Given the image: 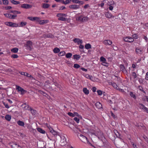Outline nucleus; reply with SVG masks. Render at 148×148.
Segmentation results:
<instances>
[{
  "label": "nucleus",
  "instance_id": "nucleus-1",
  "mask_svg": "<svg viewBox=\"0 0 148 148\" xmlns=\"http://www.w3.org/2000/svg\"><path fill=\"white\" fill-rule=\"evenodd\" d=\"M32 44L33 42L31 41L28 40L26 43L25 44L24 46L26 47L27 49L31 51L32 49Z\"/></svg>",
  "mask_w": 148,
  "mask_h": 148
},
{
  "label": "nucleus",
  "instance_id": "nucleus-2",
  "mask_svg": "<svg viewBox=\"0 0 148 148\" xmlns=\"http://www.w3.org/2000/svg\"><path fill=\"white\" fill-rule=\"evenodd\" d=\"M77 20L80 22H84L85 21H88V18L87 17L81 15L76 19Z\"/></svg>",
  "mask_w": 148,
  "mask_h": 148
},
{
  "label": "nucleus",
  "instance_id": "nucleus-3",
  "mask_svg": "<svg viewBox=\"0 0 148 148\" xmlns=\"http://www.w3.org/2000/svg\"><path fill=\"white\" fill-rule=\"evenodd\" d=\"M5 24L8 26L12 27H17L18 26V25L17 24L10 22H5Z\"/></svg>",
  "mask_w": 148,
  "mask_h": 148
},
{
  "label": "nucleus",
  "instance_id": "nucleus-4",
  "mask_svg": "<svg viewBox=\"0 0 148 148\" xmlns=\"http://www.w3.org/2000/svg\"><path fill=\"white\" fill-rule=\"evenodd\" d=\"M57 16L59 17L58 20L62 21H65V14L58 13L57 14Z\"/></svg>",
  "mask_w": 148,
  "mask_h": 148
},
{
  "label": "nucleus",
  "instance_id": "nucleus-5",
  "mask_svg": "<svg viewBox=\"0 0 148 148\" xmlns=\"http://www.w3.org/2000/svg\"><path fill=\"white\" fill-rule=\"evenodd\" d=\"M79 136H80L79 138L82 142L85 143H87L89 142L87 138L86 137L82 134H80Z\"/></svg>",
  "mask_w": 148,
  "mask_h": 148
},
{
  "label": "nucleus",
  "instance_id": "nucleus-6",
  "mask_svg": "<svg viewBox=\"0 0 148 148\" xmlns=\"http://www.w3.org/2000/svg\"><path fill=\"white\" fill-rule=\"evenodd\" d=\"M16 89L18 91L21 92L22 94H23L26 92V91L24 90L23 88H22L19 86H16Z\"/></svg>",
  "mask_w": 148,
  "mask_h": 148
},
{
  "label": "nucleus",
  "instance_id": "nucleus-7",
  "mask_svg": "<svg viewBox=\"0 0 148 148\" xmlns=\"http://www.w3.org/2000/svg\"><path fill=\"white\" fill-rule=\"evenodd\" d=\"M124 40L125 42H133L134 40L133 38L130 37H127Z\"/></svg>",
  "mask_w": 148,
  "mask_h": 148
},
{
  "label": "nucleus",
  "instance_id": "nucleus-8",
  "mask_svg": "<svg viewBox=\"0 0 148 148\" xmlns=\"http://www.w3.org/2000/svg\"><path fill=\"white\" fill-rule=\"evenodd\" d=\"M32 7V6L31 5L26 4H23L21 6V8L25 9L30 8Z\"/></svg>",
  "mask_w": 148,
  "mask_h": 148
},
{
  "label": "nucleus",
  "instance_id": "nucleus-9",
  "mask_svg": "<svg viewBox=\"0 0 148 148\" xmlns=\"http://www.w3.org/2000/svg\"><path fill=\"white\" fill-rule=\"evenodd\" d=\"M19 73L22 75H24L25 76H26L28 77H32V78H33V77H32L31 75L27 73L20 71L19 72Z\"/></svg>",
  "mask_w": 148,
  "mask_h": 148
},
{
  "label": "nucleus",
  "instance_id": "nucleus-10",
  "mask_svg": "<svg viewBox=\"0 0 148 148\" xmlns=\"http://www.w3.org/2000/svg\"><path fill=\"white\" fill-rule=\"evenodd\" d=\"M103 44L105 45H110L112 43V41L109 40H106L103 41Z\"/></svg>",
  "mask_w": 148,
  "mask_h": 148
},
{
  "label": "nucleus",
  "instance_id": "nucleus-11",
  "mask_svg": "<svg viewBox=\"0 0 148 148\" xmlns=\"http://www.w3.org/2000/svg\"><path fill=\"white\" fill-rule=\"evenodd\" d=\"M27 18L32 21H34L36 20L37 21H39V18L36 17H33L32 16H30L28 17H27Z\"/></svg>",
  "mask_w": 148,
  "mask_h": 148
},
{
  "label": "nucleus",
  "instance_id": "nucleus-12",
  "mask_svg": "<svg viewBox=\"0 0 148 148\" xmlns=\"http://www.w3.org/2000/svg\"><path fill=\"white\" fill-rule=\"evenodd\" d=\"M138 106L140 108L143 109L144 111L147 109V108L142 103H139Z\"/></svg>",
  "mask_w": 148,
  "mask_h": 148
},
{
  "label": "nucleus",
  "instance_id": "nucleus-13",
  "mask_svg": "<svg viewBox=\"0 0 148 148\" xmlns=\"http://www.w3.org/2000/svg\"><path fill=\"white\" fill-rule=\"evenodd\" d=\"M73 40L75 43H77L78 45L81 44L82 43V41L79 38H75Z\"/></svg>",
  "mask_w": 148,
  "mask_h": 148
},
{
  "label": "nucleus",
  "instance_id": "nucleus-14",
  "mask_svg": "<svg viewBox=\"0 0 148 148\" xmlns=\"http://www.w3.org/2000/svg\"><path fill=\"white\" fill-rule=\"evenodd\" d=\"M69 8L71 9H77L79 8V6L75 4L71 5L69 6Z\"/></svg>",
  "mask_w": 148,
  "mask_h": 148
},
{
  "label": "nucleus",
  "instance_id": "nucleus-15",
  "mask_svg": "<svg viewBox=\"0 0 148 148\" xmlns=\"http://www.w3.org/2000/svg\"><path fill=\"white\" fill-rule=\"evenodd\" d=\"M136 52L137 54H142L143 53V50L138 47L136 48Z\"/></svg>",
  "mask_w": 148,
  "mask_h": 148
},
{
  "label": "nucleus",
  "instance_id": "nucleus-16",
  "mask_svg": "<svg viewBox=\"0 0 148 148\" xmlns=\"http://www.w3.org/2000/svg\"><path fill=\"white\" fill-rule=\"evenodd\" d=\"M70 77L71 78V79L70 78L69 79V80L71 81L72 83L73 84H74L75 82V77L73 76L72 75H70Z\"/></svg>",
  "mask_w": 148,
  "mask_h": 148
},
{
  "label": "nucleus",
  "instance_id": "nucleus-17",
  "mask_svg": "<svg viewBox=\"0 0 148 148\" xmlns=\"http://www.w3.org/2000/svg\"><path fill=\"white\" fill-rule=\"evenodd\" d=\"M39 23L40 24H44L47 23L49 22V20H39L38 21Z\"/></svg>",
  "mask_w": 148,
  "mask_h": 148
},
{
  "label": "nucleus",
  "instance_id": "nucleus-18",
  "mask_svg": "<svg viewBox=\"0 0 148 148\" xmlns=\"http://www.w3.org/2000/svg\"><path fill=\"white\" fill-rule=\"evenodd\" d=\"M95 106L97 108L99 109L101 108L102 105L99 102H97L95 103Z\"/></svg>",
  "mask_w": 148,
  "mask_h": 148
},
{
  "label": "nucleus",
  "instance_id": "nucleus-19",
  "mask_svg": "<svg viewBox=\"0 0 148 148\" xmlns=\"http://www.w3.org/2000/svg\"><path fill=\"white\" fill-rule=\"evenodd\" d=\"M114 132L115 133V135L116 137L119 138L121 139V135L116 130H114Z\"/></svg>",
  "mask_w": 148,
  "mask_h": 148
},
{
  "label": "nucleus",
  "instance_id": "nucleus-20",
  "mask_svg": "<svg viewBox=\"0 0 148 148\" xmlns=\"http://www.w3.org/2000/svg\"><path fill=\"white\" fill-rule=\"evenodd\" d=\"M50 5L48 4L43 3L42 4V8H47L49 7Z\"/></svg>",
  "mask_w": 148,
  "mask_h": 148
},
{
  "label": "nucleus",
  "instance_id": "nucleus-21",
  "mask_svg": "<svg viewBox=\"0 0 148 148\" xmlns=\"http://www.w3.org/2000/svg\"><path fill=\"white\" fill-rule=\"evenodd\" d=\"M11 147L12 148H17V147H20V146L15 143H13Z\"/></svg>",
  "mask_w": 148,
  "mask_h": 148
},
{
  "label": "nucleus",
  "instance_id": "nucleus-22",
  "mask_svg": "<svg viewBox=\"0 0 148 148\" xmlns=\"http://www.w3.org/2000/svg\"><path fill=\"white\" fill-rule=\"evenodd\" d=\"M73 59L76 60H78L80 58L81 56L75 54L73 56Z\"/></svg>",
  "mask_w": 148,
  "mask_h": 148
},
{
  "label": "nucleus",
  "instance_id": "nucleus-23",
  "mask_svg": "<svg viewBox=\"0 0 148 148\" xmlns=\"http://www.w3.org/2000/svg\"><path fill=\"white\" fill-rule=\"evenodd\" d=\"M37 130L40 133L42 134H45V131L41 128H37Z\"/></svg>",
  "mask_w": 148,
  "mask_h": 148
},
{
  "label": "nucleus",
  "instance_id": "nucleus-24",
  "mask_svg": "<svg viewBox=\"0 0 148 148\" xmlns=\"http://www.w3.org/2000/svg\"><path fill=\"white\" fill-rule=\"evenodd\" d=\"M105 14L106 16L108 18H110L112 16L111 14L109 13L108 12H105Z\"/></svg>",
  "mask_w": 148,
  "mask_h": 148
},
{
  "label": "nucleus",
  "instance_id": "nucleus-25",
  "mask_svg": "<svg viewBox=\"0 0 148 148\" xmlns=\"http://www.w3.org/2000/svg\"><path fill=\"white\" fill-rule=\"evenodd\" d=\"M17 123L18 125L22 126H24L25 125L24 123L23 122L20 120L18 121L17 122Z\"/></svg>",
  "mask_w": 148,
  "mask_h": 148
},
{
  "label": "nucleus",
  "instance_id": "nucleus-26",
  "mask_svg": "<svg viewBox=\"0 0 148 148\" xmlns=\"http://www.w3.org/2000/svg\"><path fill=\"white\" fill-rule=\"evenodd\" d=\"M83 91L86 95H88L89 93V91L86 88H84L83 89Z\"/></svg>",
  "mask_w": 148,
  "mask_h": 148
},
{
  "label": "nucleus",
  "instance_id": "nucleus-27",
  "mask_svg": "<svg viewBox=\"0 0 148 148\" xmlns=\"http://www.w3.org/2000/svg\"><path fill=\"white\" fill-rule=\"evenodd\" d=\"M9 13H12L14 14H21V12L20 11H17L16 10H10L9 12Z\"/></svg>",
  "mask_w": 148,
  "mask_h": 148
},
{
  "label": "nucleus",
  "instance_id": "nucleus-28",
  "mask_svg": "<svg viewBox=\"0 0 148 148\" xmlns=\"http://www.w3.org/2000/svg\"><path fill=\"white\" fill-rule=\"evenodd\" d=\"M10 1L12 3L15 5L19 4L20 3L19 1H16L14 0H10Z\"/></svg>",
  "mask_w": 148,
  "mask_h": 148
},
{
  "label": "nucleus",
  "instance_id": "nucleus-29",
  "mask_svg": "<svg viewBox=\"0 0 148 148\" xmlns=\"http://www.w3.org/2000/svg\"><path fill=\"white\" fill-rule=\"evenodd\" d=\"M11 116L9 115H6L5 116V119L8 121H9L11 119Z\"/></svg>",
  "mask_w": 148,
  "mask_h": 148
},
{
  "label": "nucleus",
  "instance_id": "nucleus-30",
  "mask_svg": "<svg viewBox=\"0 0 148 148\" xmlns=\"http://www.w3.org/2000/svg\"><path fill=\"white\" fill-rule=\"evenodd\" d=\"M18 49L15 47L11 49V51L14 53H16L18 51Z\"/></svg>",
  "mask_w": 148,
  "mask_h": 148
},
{
  "label": "nucleus",
  "instance_id": "nucleus-31",
  "mask_svg": "<svg viewBox=\"0 0 148 148\" xmlns=\"http://www.w3.org/2000/svg\"><path fill=\"white\" fill-rule=\"evenodd\" d=\"M120 68L121 70V71H123V72H124V71H126V70L125 69V67L123 65H120Z\"/></svg>",
  "mask_w": 148,
  "mask_h": 148
},
{
  "label": "nucleus",
  "instance_id": "nucleus-32",
  "mask_svg": "<svg viewBox=\"0 0 148 148\" xmlns=\"http://www.w3.org/2000/svg\"><path fill=\"white\" fill-rule=\"evenodd\" d=\"M60 51V49L59 48L56 47L53 50V51L55 53H57Z\"/></svg>",
  "mask_w": 148,
  "mask_h": 148
},
{
  "label": "nucleus",
  "instance_id": "nucleus-33",
  "mask_svg": "<svg viewBox=\"0 0 148 148\" xmlns=\"http://www.w3.org/2000/svg\"><path fill=\"white\" fill-rule=\"evenodd\" d=\"M85 48L87 49H90L91 48V45L89 43L85 45Z\"/></svg>",
  "mask_w": 148,
  "mask_h": 148
},
{
  "label": "nucleus",
  "instance_id": "nucleus-34",
  "mask_svg": "<svg viewBox=\"0 0 148 148\" xmlns=\"http://www.w3.org/2000/svg\"><path fill=\"white\" fill-rule=\"evenodd\" d=\"M72 54L71 53H67L66 55L65 56L67 58H70L72 56Z\"/></svg>",
  "mask_w": 148,
  "mask_h": 148
},
{
  "label": "nucleus",
  "instance_id": "nucleus-35",
  "mask_svg": "<svg viewBox=\"0 0 148 148\" xmlns=\"http://www.w3.org/2000/svg\"><path fill=\"white\" fill-rule=\"evenodd\" d=\"M45 37L49 38H53L54 36L51 34H49L45 35Z\"/></svg>",
  "mask_w": 148,
  "mask_h": 148
},
{
  "label": "nucleus",
  "instance_id": "nucleus-36",
  "mask_svg": "<svg viewBox=\"0 0 148 148\" xmlns=\"http://www.w3.org/2000/svg\"><path fill=\"white\" fill-rule=\"evenodd\" d=\"M130 96L131 97H133L135 99H136V96L134 94L133 92H130Z\"/></svg>",
  "mask_w": 148,
  "mask_h": 148
},
{
  "label": "nucleus",
  "instance_id": "nucleus-37",
  "mask_svg": "<svg viewBox=\"0 0 148 148\" xmlns=\"http://www.w3.org/2000/svg\"><path fill=\"white\" fill-rule=\"evenodd\" d=\"M51 131L52 132L51 133L54 136L58 135V133L56 131H55L54 130H52Z\"/></svg>",
  "mask_w": 148,
  "mask_h": 148
},
{
  "label": "nucleus",
  "instance_id": "nucleus-38",
  "mask_svg": "<svg viewBox=\"0 0 148 148\" xmlns=\"http://www.w3.org/2000/svg\"><path fill=\"white\" fill-rule=\"evenodd\" d=\"M27 24L26 22H21L20 24V26L23 27L25 25Z\"/></svg>",
  "mask_w": 148,
  "mask_h": 148
},
{
  "label": "nucleus",
  "instance_id": "nucleus-39",
  "mask_svg": "<svg viewBox=\"0 0 148 148\" xmlns=\"http://www.w3.org/2000/svg\"><path fill=\"white\" fill-rule=\"evenodd\" d=\"M22 106L23 107V108H24L25 110H28V109L29 108V106L28 105H26L25 104L22 105Z\"/></svg>",
  "mask_w": 148,
  "mask_h": 148
},
{
  "label": "nucleus",
  "instance_id": "nucleus-40",
  "mask_svg": "<svg viewBox=\"0 0 148 148\" xmlns=\"http://www.w3.org/2000/svg\"><path fill=\"white\" fill-rule=\"evenodd\" d=\"M73 67L76 69H78L80 67V66L77 64H74Z\"/></svg>",
  "mask_w": 148,
  "mask_h": 148
},
{
  "label": "nucleus",
  "instance_id": "nucleus-41",
  "mask_svg": "<svg viewBox=\"0 0 148 148\" xmlns=\"http://www.w3.org/2000/svg\"><path fill=\"white\" fill-rule=\"evenodd\" d=\"M65 55V51H62L60 52L58 54V56H62Z\"/></svg>",
  "mask_w": 148,
  "mask_h": 148
},
{
  "label": "nucleus",
  "instance_id": "nucleus-42",
  "mask_svg": "<svg viewBox=\"0 0 148 148\" xmlns=\"http://www.w3.org/2000/svg\"><path fill=\"white\" fill-rule=\"evenodd\" d=\"M4 15L7 18H10L11 15L9 14H4Z\"/></svg>",
  "mask_w": 148,
  "mask_h": 148
},
{
  "label": "nucleus",
  "instance_id": "nucleus-43",
  "mask_svg": "<svg viewBox=\"0 0 148 148\" xmlns=\"http://www.w3.org/2000/svg\"><path fill=\"white\" fill-rule=\"evenodd\" d=\"M3 2L4 5H7L8 4V0H3Z\"/></svg>",
  "mask_w": 148,
  "mask_h": 148
},
{
  "label": "nucleus",
  "instance_id": "nucleus-44",
  "mask_svg": "<svg viewBox=\"0 0 148 148\" xmlns=\"http://www.w3.org/2000/svg\"><path fill=\"white\" fill-rule=\"evenodd\" d=\"M132 76L134 77V79L136 78L137 77L136 74L135 72H133L132 73Z\"/></svg>",
  "mask_w": 148,
  "mask_h": 148
},
{
  "label": "nucleus",
  "instance_id": "nucleus-45",
  "mask_svg": "<svg viewBox=\"0 0 148 148\" xmlns=\"http://www.w3.org/2000/svg\"><path fill=\"white\" fill-rule=\"evenodd\" d=\"M3 103L4 105V106H5V107L7 108H9L10 107L8 105V104L5 103V102H4V101H3Z\"/></svg>",
  "mask_w": 148,
  "mask_h": 148
},
{
  "label": "nucleus",
  "instance_id": "nucleus-46",
  "mask_svg": "<svg viewBox=\"0 0 148 148\" xmlns=\"http://www.w3.org/2000/svg\"><path fill=\"white\" fill-rule=\"evenodd\" d=\"M73 120L75 121L77 123H79V118L77 117H75L74 118Z\"/></svg>",
  "mask_w": 148,
  "mask_h": 148
},
{
  "label": "nucleus",
  "instance_id": "nucleus-47",
  "mask_svg": "<svg viewBox=\"0 0 148 148\" xmlns=\"http://www.w3.org/2000/svg\"><path fill=\"white\" fill-rule=\"evenodd\" d=\"M100 60L102 62H105L106 61V59L103 57H101L100 58Z\"/></svg>",
  "mask_w": 148,
  "mask_h": 148
},
{
  "label": "nucleus",
  "instance_id": "nucleus-48",
  "mask_svg": "<svg viewBox=\"0 0 148 148\" xmlns=\"http://www.w3.org/2000/svg\"><path fill=\"white\" fill-rule=\"evenodd\" d=\"M97 92L98 95H102V92L101 90H98L97 91Z\"/></svg>",
  "mask_w": 148,
  "mask_h": 148
},
{
  "label": "nucleus",
  "instance_id": "nucleus-49",
  "mask_svg": "<svg viewBox=\"0 0 148 148\" xmlns=\"http://www.w3.org/2000/svg\"><path fill=\"white\" fill-rule=\"evenodd\" d=\"M11 57L14 58H16L18 57V56L17 54H13L11 56Z\"/></svg>",
  "mask_w": 148,
  "mask_h": 148
},
{
  "label": "nucleus",
  "instance_id": "nucleus-50",
  "mask_svg": "<svg viewBox=\"0 0 148 148\" xmlns=\"http://www.w3.org/2000/svg\"><path fill=\"white\" fill-rule=\"evenodd\" d=\"M112 86L116 89H117V88L118 87L116 85V84H115L114 83H112Z\"/></svg>",
  "mask_w": 148,
  "mask_h": 148
},
{
  "label": "nucleus",
  "instance_id": "nucleus-51",
  "mask_svg": "<svg viewBox=\"0 0 148 148\" xmlns=\"http://www.w3.org/2000/svg\"><path fill=\"white\" fill-rule=\"evenodd\" d=\"M133 38L137 39L138 38V36L136 34H134L132 36Z\"/></svg>",
  "mask_w": 148,
  "mask_h": 148
},
{
  "label": "nucleus",
  "instance_id": "nucleus-52",
  "mask_svg": "<svg viewBox=\"0 0 148 148\" xmlns=\"http://www.w3.org/2000/svg\"><path fill=\"white\" fill-rule=\"evenodd\" d=\"M67 114L69 115L70 116H71L72 117L74 116V115H73L74 114H73L71 112H69Z\"/></svg>",
  "mask_w": 148,
  "mask_h": 148
},
{
  "label": "nucleus",
  "instance_id": "nucleus-53",
  "mask_svg": "<svg viewBox=\"0 0 148 148\" xmlns=\"http://www.w3.org/2000/svg\"><path fill=\"white\" fill-rule=\"evenodd\" d=\"M17 17L16 15H11V16L10 18L12 19H14L15 18Z\"/></svg>",
  "mask_w": 148,
  "mask_h": 148
},
{
  "label": "nucleus",
  "instance_id": "nucleus-54",
  "mask_svg": "<svg viewBox=\"0 0 148 148\" xmlns=\"http://www.w3.org/2000/svg\"><path fill=\"white\" fill-rule=\"evenodd\" d=\"M102 63H103L102 64L103 65L106 66H108V63L107 62H103Z\"/></svg>",
  "mask_w": 148,
  "mask_h": 148
},
{
  "label": "nucleus",
  "instance_id": "nucleus-55",
  "mask_svg": "<svg viewBox=\"0 0 148 148\" xmlns=\"http://www.w3.org/2000/svg\"><path fill=\"white\" fill-rule=\"evenodd\" d=\"M31 113L33 115H35L36 114V111L33 110L31 111Z\"/></svg>",
  "mask_w": 148,
  "mask_h": 148
},
{
  "label": "nucleus",
  "instance_id": "nucleus-56",
  "mask_svg": "<svg viewBox=\"0 0 148 148\" xmlns=\"http://www.w3.org/2000/svg\"><path fill=\"white\" fill-rule=\"evenodd\" d=\"M12 7L11 6H9L5 7V9L6 10H8L12 8Z\"/></svg>",
  "mask_w": 148,
  "mask_h": 148
},
{
  "label": "nucleus",
  "instance_id": "nucleus-57",
  "mask_svg": "<svg viewBox=\"0 0 148 148\" xmlns=\"http://www.w3.org/2000/svg\"><path fill=\"white\" fill-rule=\"evenodd\" d=\"M138 87L139 88L140 90L142 91L143 92L145 93V91H144L143 90H142L143 88L141 86H138Z\"/></svg>",
  "mask_w": 148,
  "mask_h": 148
},
{
  "label": "nucleus",
  "instance_id": "nucleus-58",
  "mask_svg": "<svg viewBox=\"0 0 148 148\" xmlns=\"http://www.w3.org/2000/svg\"><path fill=\"white\" fill-rule=\"evenodd\" d=\"M97 88L96 87H93L92 88V90L93 92H96Z\"/></svg>",
  "mask_w": 148,
  "mask_h": 148
},
{
  "label": "nucleus",
  "instance_id": "nucleus-59",
  "mask_svg": "<svg viewBox=\"0 0 148 148\" xmlns=\"http://www.w3.org/2000/svg\"><path fill=\"white\" fill-rule=\"evenodd\" d=\"M108 8L110 10H112L113 9V7L112 6H111L110 5V6Z\"/></svg>",
  "mask_w": 148,
  "mask_h": 148
},
{
  "label": "nucleus",
  "instance_id": "nucleus-60",
  "mask_svg": "<svg viewBox=\"0 0 148 148\" xmlns=\"http://www.w3.org/2000/svg\"><path fill=\"white\" fill-rule=\"evenodd\" d=\"M89 7V6L88 4H86L84 5V8L85 9H86L88 8V7Z\"/></svg>",
  "mask_w": 148,
  "mask_h": 148
},
{
  "label": "nucleus",
  "instance_id": "nucleus-61",
  "mask_svg": "<svg viewBox=\"0 0 148 148\" xmlns=\"http://www.w3.org/2000/svg\"><path fill=\"white\" fill-rule=\"evenodd\" d=\"M81 69L82 70L85 72H86L87 71V69L84 68H81Z\"/></svg>",
  "mask_w": 148,
  "mask_h": 148
},
{
  "label": "nucleus",
  "instance_id": "nucleus-62",
  "mask_svg": "<svg viewBox=\"0 0 148 148\" xmlns=\"http://www.w3.org/2000/svg\"><path fill=\"white\" fill-rule=\"evenodd\" d=\"M145 78L146 80H148V72L146 74Z\"/></svg>",
  "mask_w": 148,
  "mask_h": 148
},
{
  "label": "nucleus",
  "instance_id": "nucleus-63",
  "mask_svg": "<svg viewBox=\"0 0 148 148\" xmlns=\"http://www.w3.org/2000/svg\"><path fill=\"white\" fill-rule=\"evenodd\" d=\"M90 75H89L88 74H86L85 75V77L88 79H89L90 77Z\"/></svg>",
  "mask_w": 148,
  "mask_h": 148
},
{
  "label": "nucleus",
  "instance_id": "nucleus-64",
  "mask_svg": "<svg viewBox=\"0 0 148 148\" xmlns=\"http://www.w3.org/2000/svg\"><path fill=\"white\" fill-rule=\"evenodd\" d=\"M79 48L82 49L84 48V46L83 45H81V44H80V45H79Z\"/></svg>",
  "mask_w": 148,
  "mask_h": 148
}]
</instances>
